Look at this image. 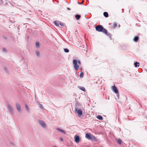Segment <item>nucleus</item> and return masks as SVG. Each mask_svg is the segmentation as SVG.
<instances>
[{
	"instance_id": "10",
	"label": "nucleus",
	"mask_w": 147,
	"mask_h": 147,
	"mask_svg": "<svg viewBox=\"0 0 147 147\" xmlns=\"http://www.w3.org/2000/svg\"><path fill=\"white\" fill-rule=\"evenodd\" d=\"M134 41L135 42H137L139 40V37L138 36H135L134 39Z\"/></svg>"
},
{
	"instance_id": "13",
	"label": "nucleus",
	"mask_w": 147,
	"mask_h": 147,
	"mask_svg": "<svg viewBox=\"0 0 147 147\" xmlns=\"http://www.w3.org/2000/svg\"><path fill=\"white\" fill-rule=\"evenodd\" d=\"M103 15L106 18L108 17L109 16L108 13L107 12H104Z\"/></svg>"
},
{
	"instance_id": "27",
	"label": "nucleus",
	"mask_w": 147,
	"mask_h": 147,
	"mask_svg": "<svg viewBox=\"0 0 147 147\" xmlns=\"http://www.w3.org/2000/svg\"><path fill=\"white\" fill-rule=\"evenodd\" d=\"M117 24L116 23H114L113 26V28H115L117 26Z\"/></svg>"
},
{
	"instance_id": "8",
	"label": "nucleus",
	"mask_w": 147,
	"mask_h": 147,
	"mask_svg": "<svg viewBox=\"0 0 147 147\" xmlns=\"http://www.w3.org/2000/svg\"><path fill=\"white\" fill-rule=\"evenodd\" d=\"M40 124L42 126V127L45 128L46 127V125L44 121L42 120H39V121Z\"/></svg>"
},
{
	"instance_id": "1",
	"label": "nucleus",
	"mask_w": 147,
	"mask_h": 147,
	"mask_svg": "<svg viewBox=\"0 0 147 147\" xmlns=\"http://www.w3.org/2000/svg\"><path fill=\"white\" fill-rule=\"evenodd\" d=\"M96 30L99 32H101L104 34L107 33V30L104 28L101 25H100L95 27Z\"/></svg>"
},
{
	"instance_id": "12",
	"label": "nucleus",
	"mask_w": 147,
	"mask_h": 147,
	"mask_svg": "<svg viewBox=\"0 0 147 147\" xmlns=\"http://www.w3.org/2000/svg\"><path fill=\"white\" fill-rule=\"evenodd\" d=\"M75 17L76 19L77 20H78L80 19L81 17V16L79 14H77L75 15Z\"/></svg>"
},
{
	"instance_id": "34",
	"label": "nucleus",
	"mask_w": 147,
	"mask_h": 147,
	"mask_svg": "<svg viewBox=\"0 0 147 147\" xmlns=\"http://www.w3.org/2000/svg\"><path fill=\"white\" fill-rule=\"evenodd\" d=\"M118 94H117V97L118 98H119V94L118 93H117Z\"/></svg>"
},
{
	"instance_id": "5",
	"label": "nucleus",
	"mask_w": 147,
	"mask_h": 147,
	"mask_svg": "<svg viewBox=\"0 0 147 147\" xmlns=\"http://www.w3.org/2000/svg\"><path fill=\"white\" fill-rule=\"evenodd\" d=\"M113 91L116 94L118 93V91L117 88L114 85L112 88Z\"/></svg>"
},
{
	"instance_id": "16",
	"label": "nucleus",
	"mask_w": 147,
	"mask_h": 147,
	"mask_svg": "<svg viewBox=\"0 0 147 147\" xmlns=\"http://www.w3.org/2000/svg\"><path fill=\"white\" fill-rule=\"evenodd\" d=\"M25 108L26 109L27 111L29 112V108H28V105L26 104H25Z\"/></svg>"
},
{
	"instance_id": "9",
	"label": "nucleus",
	"mask_w": 147,
	"mask_h": 147,
	"mask_svg": "<svg viewBox=\"0 0 147 147\" xmlns=\"http://www.w3.org/2000/svg\"><path fill=\"white\" fill-rule=\"evenodd\" d=\"M86 138L89 140L91 139V135L90 134L87 133L86 134Z\"/></svg>"
},
{
	"instance_id": "25",
	"label": "nucleus",
	"mask_w": 147,
	"mask_h": 147,
	"mask_svg": "<svg viewBox=\"0 0 147 147\" xmlns=\"http://www.w3.org/2000/svg\"><path fill=\"white\" fill-rule=\"evenodd\" d=\"M36 53L37 56L39 57L40 56V53L39 51H36Z\"/></svg>"
},
{
	"instance_id": "3",
	"label": "nucleus",
	"mask_w": 147,
	"mask_h": 147,
	"mask_svg": "<svg viewBox=\"0 0 147 147\" xmlns=\"http://www.w3.org/2000/svg\"><path fill=\"white\" fill-rule=\"evenodd\" d=\"M75 111H77V113L79 116H81L82 115V112L81 109H79L78 110V108L76 107Z\"/></svg>"
},
{
	"instance_id": "23",
	"label": "nucleus",
	"mask_w": 147,
	"mask_h": 147,
	"mask_svg": "<svg viewBox=\"0 0 147 147\" xmlns=\"http://www.w3.org/2000/svg\"><path fill=\"white\" fill-rule=\"evenodd\" d=\"M54 23L55 25H56L58 26H59V24L57 22V21H55V22H54Z\"/></svg>"
},
{
	"instance_id": "18",
	"label": "nucleus",
	"mask_w": 147,
	"mask_h": 147,
	"mask_svg": "<svg viewBox=\"0 0 147 147\" xmlns=\"http://www.w3.org/2000/svg\"><path fill=\"white\" fill-rule=\"evenodd\" d=\"M117 143L119 144H121V140L120 139H118L117 140Z\"/></svg>"
},
{
	"instance_id": "33",
	"label": "nucleus",
	"mask_w": 147,
	"mask_h": 147,
	"mask_svg": "<svg viewBox=\"0 0 147 147\" xmlns=\"http://www.w3.org/2000/svg\"><path fill=\"white\" fill-rule=\"evenodd\" d=\"M3 38H4L5 39V40H7V38L6 36H4L3 37Z\"/></svg>"
},
{
	"instance_id": "6",
	"label": "nucleus",
	"mask_w": 147,
	"mask_h": 147,
	"mask_svg": "<svg viewBox=\"0 0 147 147\" xmlns=\"http://www.w3.org/2000/svg\"><path fill=\"white\" fill-rule=\"evenodd\" d=\"M16 107L17 110L19 112H20L21 111V107L20 105L18 103H16Z\"/></svg>"
},
{
	"instance_id": "30",
	"label": "nucleus",
	"mask_w": 147,
	"mask_h": 147,
	"mask_svg": "<svg viewBox=\"0 0 147 147\" xmlns=\"http://www.w3.org/2000/svg\"><path fill=\"white\" fill-rule=\"evenodd\" d=\"M10 144L13 146H14V143H13V142H10Z\"/></svg>"
},
{
	"instance_id": "7",
	"label": "nucleus",
	"mask_w": 147,
	"mask_h": 147,
	"mask_svg": "<svg viewBox=\"0 0 147 147\" xmlns=\"http://www.w3.org/2000/svg\"><path fill=\"white\" fill-rule=\"evenodd\" d=\"M75 141L76 143H78L80 141V137L77 135H76L74 137Z\"/></svg>"
},
{
	"instance_id": "2",
	"label": "nucleus",
	"mask_w": 147,
	"mask_h": 147,
	"mask_svg": "<svg viewBox=\"0 0 147 147\" xmlns=\"http://www.w3.org/2000/svg\"><path fill=\"white\" fill-rule=\"evenodd\" d=\"M73 63L74 65V67L76 71H78L79 68V66L78 64V63L79 65H80L81 64L80 61L79 60L77 61L76 59H74L73 60Z\"/></svg>"
},
{
	"instance_id": "26",
	"label": "nucleus",
	"mask_w": 147,
	"mask_h": 147,
	"mask_svg": "<svg viewBox=\"0 0 147 147\" xmlns=\"http://www.w3.org/2000/svg\"><path fill=\"white\" fill-rule=\"evenodd\" d=\"M39 106L41 109H43V107L42 104L39 103Z\"/></svg>"
},
{
	"instance_id": "19",
	"label": "nucleus",
	"mask_w": 147,
	"mask_h": 147,
	"mask_svg": "<svg viewBox=\"0 0 147 147\" xmlns=\"http://www.w3.org/2000/svg\"><path fill=\"white\" fill-rule=\"evenodd\" d=\"M139 64V63L137 62H136L134 63V65L135 67H139V65L138 64Z\"/></svg>"
},
{
	"instance_id": "24",
	"label": "nucleus",
	"mask_w": 147,
	"mask_h": 147,
	"mask_svg": "<svg viewBox=\"0 0 147 147\" xmlns=\"http://www.w3.org/2000/svg\"><path fill=\"white\" fill-rule=\"evenodd\" d=\"M64 52L65 53H68L69 51V50L67 48H65L64 49Z\"/></svg>"
},
{
	"instance_id": "32",
	"label": "nucleus",
	"mask_w": 147,
	"mask_h": 147,
	"mask_svg": "<svg viewBox=\"0 0 147 147\" xmlns=\"http://www.w3.org/2000/svg\"><path fill=\"white\" fill-rule=\"evenodd\" d=\"M60 140L61 141H63V139L61 137L60 138Z\"/></svg>"
},
{
	"instance_id": "31",
	"label": "nucleus",
	"mask_w": 147,
	"mask_h": 147,
	"mask_svg": "<svg viewBox=\"0 0 147 147\" xmlns=\"http://www.w3.org/2000/svg\"><path fill=\"white\" fill-rule=\"evenodd\" d=\"M59 24H60L61 26H64L63 24L62 23H60Z\"/></svg>"
},
{
	"instance_id": "4",
	"label": "nucleus",
	"mask_w": 147,
	"mask_h": 147,
	"mask_svg": "<svg viewBox=\"0 0 147 147\" xmlns=\"http://www.w3.org/2000/svg\"><path fill=\"white\" fill-rule=\"evenodd\" d=\"M7 107L9 112L11 113H13V109L10 104H8Z\"/></svg>"
},
{
	"instance_id": "11",
	"label": "nucleus",
	"mask_w": 147,
	"mask_h": 147,
	"mask_svg": "<svg viewBox=\"0 0 147 147\" xmlns=\"http://www.w3.org/2000/svg\"><path fill=\"white\" fill-rule=\"evenodd\" d=\"M57 129L58 131H60L61 132H62V133H63L64 134H65V131H64L63 129H60V128H57Z\"/></svg>"
},
{
	"instance_id": "39",
	"label": "nucleus",
	"mask_w": 147,
	"mask_h": 147,
	"mask_svg": "<svg viewBox=\"0 0 147 147\" xmlns=\"http://www.w3.org/2000/svg\"><path fill=\"white\" fill-rule=\"evenodd\" d=\"M53 0V1H53V0Z\"/></svg>"
},
{
	"instance_id": "14",
	"label": "nucleus",
	"mask_w": 147,
	"mask_h": 147,
	"mask_svg": "<svg viewBox=\"0 0 147 147\" xmlns=\"http://www.w3.org/2000/svg\"><path fill=\"white\" fill-rule=\"evenodd\" d=\"M97 119L100 120H102L103 119L102 117L100 115H98L96 117Z\"/></svg>"
},
{
	"instance_id": "29",
	"label": "nucleus",
	"mask_w": 147,
	"mask_h": 147,
	"mask_svg": "<svg viewBox=\"0 0 147 147\" xmlns=\"http://www.w3.org/2000/svg\"><path fill=\"white\" fill-rule=\"evenodd\" d=\"M4 70H5V71L7 73H8V71L6 67H5L4 68Z\"/></svg>"
},
{
	"instance_id": "37",
	"label": "nucleus",
	"mask_w": 147,
	"mask_h": 147,
	"mask_svg": "<svg viewBox=\"0 0 147 147\" xmlns=\"http://www.w3.org/2000/svg\"><path fill=\"white\" fill-rule=\"evenodd\" d=\"M80 69H81L82 70V67H80Z\"/></svg>"
},
{
	"instance_id": "28",
	"label": "nucleus",
	"mask_w": 147,
	"mask_h": 147,
	"mask_svg": "<svg viewBox=\"0 0 147 147\" xmlns=\"http://www.w3.org/2000/svg\"><path fill=\"white\" fill-rule=\"evenodd\" d=\"M2 50H3V51L4 52H6L7 51V50H6V49L5 48H3Z\"/></svg>"
},
{
	"instance_id": "22",
	"label": "nucleus",
	"mask_w": 147,
	"mask_h": 147,
	"mask_svg": "<svg viewBox=\"0 0 147 147\" xmlns=\"http://www.w3.org/2000/svg\"><path fill=\"white\" fill-rule=\"evenodd\" d=\"M91 139H90L89 140H95L96 139L95 137L94 136H93L92 135L91 136Z\"/></svg>"
},
{
	"instance_id": "15",
	"label": "nucleus",
	"mask_w": 147,
	"mask_h": 147,
	"mask_svg": "<svg viewBox=\"0 0 147 147\" xmlns=\"http://www.w3.org/2000/svg\"><path fill=\"white\" fill-rule=\"evenodd\" d=\"M36 46L37 48H39L40 47L39 42H36Z\"/></svg>"
},
{
	"instance_id": "17",
	"label": "nucleus",
	"mask_w": 147,
	"mask_h": 147,
	"mask_svg": "<svg viewBox=\"0 0 147 147\" xmlns=\"http://www.w3.org/2000/svg\"><path fill=\"white\" fill-rule=\"evenodd\" d=\"M84 73L82 71H81L79 75V76L80 78H82L83 77Z\"/></svg>"
},
{
	"instance_id": "35",
	"label": "nucleus",
	"mask_w": 147,
	"mask_h": 147,
	"mask_svg": "<svg viewBox=\"0 0 147 147\" xmlns=\"http://www.w3.org/2000/svg\"><path fill=\"white\" fill-rule=\"evenodd\" d=\"M78 3L79 4H82L83 3V2H82L81 3H79V2H78Z\"/></svg>"
},
{
	"instance_id": "20",
	"label": "nucleus",
	"mask_w": 147,
	"mask_h": 147,
	"mask_svg": "<svg viewBox=\"0 0 147 147\" xmlns=\"http://www.w3.org/2000/svg\"><path fill=\"white\" fill-rule=\"evenodd\" d=\"M80 89L81 90L85 92V89L84 87L83 86H80Z\"/></svg>"
},
{
	"instance_id": "38",
	"label": "nucleus",
	"mask_w": 147,
	"mask_h": 147,
	"mask_svg": "<svg viewBox=\"0 0 147 147\" xmlns=\"http://www.w3.org/2000/svg\"><path fill=\"white\" fill-rule=\"evenodd\" d=\"M27 38H29V37L28 36Z\"/></svg>"
},
{
	"instance_id": "36",
	"label": "nucleus",
	"mask_w": 147,
	"mask_h": 147,
	"mask_svg": "<svg viewBox=\"0 0 147 147\" xmlns=\"http://www.w3.org/2000/svg\"><path fill=\"white\" fill-rule=\"evenodd\" d=\"M67 9L68 10H70V9L69 8V7H67Z\"/></svg>"
},
{
	"instance_id": "21",
	"label": "nucleus",
	"mask_w": 147,
	"mask_h": 147,
	"mask_svg": "<svg viewBox=\"0 0 147 147\" xmlns=\"http://www.w3.org/2000/svg\"><path fill=\"white\" fill-rule=\"evenodd\" d=\"M106 34V35H107V36H109L111 39V37L112 36V34L111 33H108L107 32V34Z\"/></svg>"
}]
</instances>
